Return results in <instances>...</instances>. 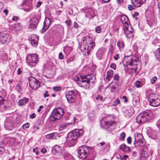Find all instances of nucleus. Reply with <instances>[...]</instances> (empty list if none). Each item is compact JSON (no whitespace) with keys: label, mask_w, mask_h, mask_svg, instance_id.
Listing matches in <instances>:
<instances>
[{"label":"nucleus","mask_w":160,"mask_h":160,"mask_svg":"<svg viewBox=\"0 0 160 160\" xmlns=\"http://www.w3.org/2000/svg\"><path fill=\"white\" fill-rule=\"evenodd\" d=\"M95 79L94 75L88 74L84 77H81L80 79L77 78V83L80 86L88 88L89 86L93 84Z\"/></svg>","instance_id":"obj_1"},{"label":"nucleus","mask_w":160,"mask_h":160,"mask_svg":"<svg viewBox=\"0 0 160 160\" xmlns=\"http://www.w3.org/2000/svg\"><path fill=\"white\" fill-rule=\"evenodd\" d=\"M119 79V77L118 74L114 75L113 76V79L114 80L118 82Z\"/></svg>","instance_id":"obj_35"},{"label":"nucleus","mask_w":160,"mask_h":160,"mask_svg":"<svg viewBox=\"0 0 160 160\" xmlns=\"http://www.w3.org/2000/svg\"><path fill=\"white\" fill-rule=\"evenodd\" d=\"M90 47L89 48L91 49V50L95 46V43L94 42L92 41L89 43Z\"/></svg>","instance_id":"obj_33"},{"label":"nucleus","mask_w":160,"mask_h":160,"mask_svg":"<svg viewBox=\"0 0 160 160\" xmlns=\"http://www.w3.org/2000/svg\"><path fill=\"white\" fill-rule=\"evenodd\" d=\"M36 116V114L34 113H33L30 116V118L31 119H33L35 118Z\"/></svg>","instance_id":"obj_53"},{"label":"nucleus","mask_w":160,"mask_h":160,"mask_svg":"<svg viewBox=\"0 0 160 160\" xmlns=\"http://www.w3.org/2000/svg\"><path fill=\"white\" fill-rule=\"evenodd\" d=\"M63 150V148L61 146L56 145L55 146V148L52 150V152L56 151L57 152H61Z\"/></svg>","instance_id":"obj_26"},{"label":"nucleus","mask_w":160,"mask_h":160,"mask_svg":"<svg viewBox=\"0 0 160 160\" xmlns=\"http://www.w3.org/2000/svg\"><path fill=\"white\" fill-rule=\"evenodd\" d=\"M110 67L114 70H115L116 69V65L114 63L111 64L110 65Z\"/></svg>","instance_id":"obj_49"},{"label":"nucleus","mask_w":160,"mask_h":160,"mask_svg":"<svg viewBox=\"0 0 160 160\" xmlns=\"http://www.w3.org/2000/svg\"><path fill=\"white\" fill-rule=\"evenodd\" d=\"M113 75V71L111 70H109L107 72V75L106 77V79L109 81L112 78Z\"/></svg>","instance_id":"obj_25"},{"label":"nucleus","mask_w":160,"mask_h":160,"mask_svg":"<svg viewBox=\"0 0 160 160\" xmlns=\"http://www.w3.org/2000/svg\"><path fill=\"white\" fill-rule=\"evenodd\" d=\"M4 146H0V155L3 154L5 152V149Z\"/></svg>","instance_id":"obj_31"},{"label":"nucleus","mask_w":160,"mask_h":160,"mask_svg":"<svg viewBox=\"0 0 160 160\" xmlns=\"http://www.w3.org/2000/svg\"><path fill=\"white\" fill-rule=\"evenodd\" d=\"M53 136V134L51 133L49 134H47L46 135L45 137L47 138L50 139Z\"/></svg>","instance_id":"obj_37"},{"label":"nucleus","mask_w":160,"mask_h":160,"mask_svg":"<svg viewBox=\"0 0 160 160\" xmlns=\"http://www.w3.org/2000/svg\"><path fill=\"white\" fill-rule=\"evenodd\" d=\"M29 123H26L22 126V127L23 129L28 128H29Z\"/></svg>","instance_id":"obj_40"},{"label":"nucleus","mask_w":160,"mask_h":160,"mask_svg":"<svg viewBox=\"0 0 160 160\" xmlns=\"http://www.w3.org/2000/svg\"><path fill=\"white\" fill-rule=\"evenodd\" d=\"M120 102L119 100L117 98L115 101L113 102L112 105L114 106H116L120 103Z\"/></svg>","instance_id":"obj_30"},{"label":"nucleus","mask_w":160,"mask_h":160,"mask_svg":"<svg viewBox=\"0 0 160 160\" xmlns=\"http://www.w3.org/2000/svg\"><path fill=\"white\" fill-rule=\"evenodd\" d=\"M38 56L35 54H28L26 58V62L29 66H34L38 62Z\"/></svg>","instance_id":"obj_9"},{"label":"nucleus","mask_w":160,"mask_h":160,"mask_svg":"<svg viewBox=\"0 0 160 160\" xmlns=\"http://www.w3.org/2000/svg\"><path fill=\"white\" fill-rule=\"evenodd\" d=\"M12 20L14 21H16L18 20V17L16 16H14L12 18Z\"/></svg>","instance_id":"obj_62"},{"label":"nucleus","mask_w":160,"mask_h":160,"mask_svg":"<svg viewBox=\"0 0 160 160\" xmlns=\"http://www.w3.org/2000/svg\"><path fill=\"white\" fill-rule=\"evenodd\" d=\"M38 39V37L36 35H32L31 38H29L32 45L33 46H35L37 45Z\"/></svg>","instance_id":"obj_19"},{"label":"nucleus","mask_w":160,"mask_h":160,"mask_svg":"<svg viewBox=\"0 0 160 160\" xmlns=\"http://www.w3.org/2000/svg\"><path fill=\"white\" fill-rule=\"evenodd\" d=\"M22 72V71L21 68H19L17 70V74L18 75H20Z\"/></svg>","instance_id":"obj_44"},{"label":"nucleus","mask_w":160,"mask_h":160,"mask_svg":"<svg viewBox=\"0 0 160 160\" xmlns=\"http://www.w3.org/2000/svg\"><path fill=\"white\" fill-rule=\"evenodd\" d=\"M129 65L131 66L134 64V62H138V59L135 56H133L132 58L130 59Z\"/></svg>","instance_id":"obj_28"},{"label":"nucleus","mask_w":160,"mask_h":160,"mask_svg":"<svg viewBox=\"0 0 160 160\" xmlns=\"http://www.w3.org/2000/svg\"><path fill=\"white\" fill-rule=\"evenodd\" d=\"M109 51L111 52V54L113 53V47L112 45L111 46V48L110 49Z\"/></svg>","instance_id":"obj_56"},{"label":"nucleus","mask_w":160,"mask_h":160,"mask_svg":"<svg viewBox=\"0 0 160 160\" xmlns=\"http://www.w3.org/2000/svg\"><path fill=\"white\" fill-rule=\"evenodd\" d=\"M38 20L36 18L34 17L31 19L30 21V25L29 27L30 29H33L36 28L38 24Z\"/></svg>","instance_id":"obj_15"},{"label":"nucleus","mask_w":160,"mask_h":160,"mask_svg":"<svg viewBox=\"0 0 160 160\" xmlns=\"http://www.w3.org/2000/svg\"><path fill=\"white\" fill-rule=\"evenodd\" d=\"M25 5H26V6L23 10L25 11L29 12L32 8L31 3L28 2L26 0H24L23 2L21 5L23 6Z\"/></svg>","instance_id":"obj_16"},{"label":"nucleus","mask_w":160,"mask_h":160,"mask_svg":"<svg viewBox=\"0 0 160 160\" xmlns=\"http://www.w3.org/2000/svg\"><path fill=\"white\" fill-rule=\"evenodd\" d=\"M10 39L9 36L8 34L4 33L0 35V41L2 43L9 41Z\"/></svg>","instance_id":"obj_18"},{"label":"nucleus","mask_w":160,"mask_h":160,"mask_svg":"<svg viewBox=\"0 0 160 160\" xmlns=\"http://www.w3.org/2000/svg\"><path fill=\"white\" fill-rule=\"evenodd\" d=\"M120 148L123 151L127 152L131 150L129 147L123 144L121 145Z\"/></svg>","instance_id":"obj_27"},{"label":"nucleus","mask_w":160,"mask_h":160,"mask_svg":"<svg viewBox=\"0 0 160 160\" xmlns=\"http://www.w3.org/2000/svg\"><path fill=\"white\" fill-rule=\"evenodd\" d=\"M41 152L43 154H44L47 152L46 149L45 148H42L41 150Z\"/></svg>","instance_id":"obj_48"},{"label":"nucleus","mask_w":160,"mask_h":160,"mask_svg":"<svg viewBox=\"0 0 160 160\" xmlns=\"http://www.w3.org/2000/svg\"><path fill=\"white\" fill-rule=\"evenodd\" d=\"M4 127L7 130H12L13 128L12 121L9 118L7 119L5 122Z\"/></svg>","instance_id":"obj_14"},{"label":"nucleus","mask_w":160,"mask_h":160,"mask_svg":"<svg viewBox=\"0 0 160 160\" xmlns=\"http://www.w3.org/2000/svg\"><path fill=\"white\" fill-rule=\"evenodd\" d=\"M128 8L129 10L130 11H131L134 9V8L132 7V6L130 5H128Z\"/></svg>","instance_id":"obj_54"},{"label":"nucleus","mask_w":160,"mask_h":160,"mask_svg":"<svg viewBox=\"0 0 160 160\" xmlns=\"http://www.w3.org/2000/svg\"><path fill=\"white\" fill-rule=\"evenodd\" d=\"M16 88L18 91H19L21 89V86L19 83H18L17 85H16Z\"/></svg>","instance_id":"obj_39"},{"label":"nucleus","mask_w":160,"mask_h":160,"mask_svg":"<svg viewBox=\"0 0 160 160\" xmlns=\"http://www.w3.org/2000/svg\"><path fill=\"white\" fill-rule=\"evenodd\" d=\"M29 99L26 97L23 98L22 99H20L18 102V105L20 106H22L26 104L28 101Z\"/></svg>","instance_id":"obj_22"},{"label":"nucleus","mask_w":160,"mask_h":160,"mask_svg":"<svg viewBox=\"0 0 160 160\" xmlns=\"http://www.w3.org/2000/svg\"><path fill=\"white\" fill-rule=\"evenodd\" d=\"M142 83L139 81H137L135 83V85L137 88H139L142 86Z\"/></svg>","instance_id":"obj_29"},{"label":"nucleus","mask_w":160,"mask_h":160,"mask_svg":"<svg viewBox=\"0 0 160 160\" xmlns=\"http://www.w3.org/2000/svg\"><path fill=\"white\" fill-rule=\"evenodd\" d=\"M84 131L82 129H75L70 132L68 134L67 141L68 144L73 145L75 141L83 134Z\"/></svg>","instance_id":"obj_3"},{"label":"nucleus","mask_w":160,"mask_h":160,"mask_svg":"<svg viewBox=\"0 0 160 160\" xmlns=\"http://www.w3.org/2000/svg\"><path fill=\"white\" fill-rule=\"evenodd\" d=\"M156 56H160V48L156 50Z\"/></svg>","instance_id":"obj_45"},{"label":"nucleus","mask_w":160,"mask_h":160,"mask_svg":"<svg viewBox=\"0 0 160 160\" xmlns=\"http://www.w3.org/2000/svg\"><path fill=\"white\" fill-rule=\"evenodd\" d=\"M91 150V148L85 145L80 147L77 150L79 158L83 159L85 158Z\"/></svg>","instance_id":"obj_5"},{"label":"nucleus","mask_w":160,"mask_h":160,"mask_svg":"<svg viewBox=\"0 0 160 160\" xmlns=\"http://www.w3.org/2000/svg\"><path fill=\"white\" fill-rule=\"evenodd\" d=\"M81 49L85 56H88L89 55L91 49L89 48L88 44H86L82 45Z\"/></svg>","instance_id":"obj_12"},{"label":"nucleus","mask_w":160,"mask_h":160,"mask_svg":"<svg viewBox=\"0 0 160 160\" xmlns=\"http://www.w3.org/2000/svg\"><path fill=\"white\" fill-rule=\"evenodd\" d=\"M106 49L104 48H100L98 51L97 53V56L101 57L105 52Z\"/></svg>","instance_id":"obj_24"},{"label":"nucleus","mask_w":160,"mask_h":160,"mask_svg":"<svg viewBox=\"0 0 160 160\" xmlns=\"http://www.w3.org/2000/svg\"><path fill=\"white\" fill-rule=\"evenodd\" d=\"M5 141L7 142L8 144L12 145L16 142V140L13 137H8L6 138Z\"/></svg>","instance_id":"obj_20"},{"label":"nucleus","mask_w":160,"mask_h":160,"mask_svg":"<svg viewBox=\"0 0 160 160\" xmlns=\"http://www.w3.org/2000/svg\"><path fill=\"white\" fill-rule=\"evenodd\" d=\"M63 114L64 111L62 108H57L53 111L52 114L50 117V120L52 122L59 120Z\"/></svg>","instance_id":"obj_8"},{"label":"nucleus","mask_w":160,"mask_h":160,"mask_svg":"<svg viewBox=\"0 0 160 160\" xmlns=\"http://www.w3.org/2000/svg\"><path fill=\"white\" fill-rule=\"evenodd\" d=\"M146 1V0H132V4L134 7H140Z\"/></svg>","instance_id":"obj_17"},{"label":"nucleus","mask_w":160,"mask_h":160,"mask_svg":"<svg viewBox=\"0 0 160 160\" xmlns=\"http://www.w3.org/2000/svg\"><path fill=\"white\" fill-rule=\"evenodd\" d=\"M148 100L150 105L154 107H157L160 105V96L151 93L148 96Z\"/></svg>","instance_id":"obj_7"},{"label":"nucleus","mask_w":160,"mask_h":160,"mask_svg":"<svg viewBox=\"0 0 160 160\" xmlns=\"http://www.w3.org/2000/svg\"><path fill=\"white\" fill-rule=\"evenodd\" d=\"M157 80V78L156 77H153L151 80V82L152 84L155 83V82Z\"/></svg>","instance_id":"obj_36"},{"label":"nucleus","mask_w":160,"mask_h":160,"mask_svg":"<svg viewBox=\"0 0 160 160\" xmlns=\"http://www.w3.org/2000/svg\"><path fill=\"white\" fill-rule=\"evenodd\" d=\"M67 126L66 124L65 123H63L62 124H61L59 126V129L62 130L63 129H64Z\"/></svg>","instance_id":"obj_32"},{"label":"nucleus","mask_w":160,"mask_h":160,"mask_svg":"<svg viewBox=\"0 0 160 160\" xmlns=\"http://www.w3.org/2000/svg\"><path fill=\"white\" fill-rule=\"evenodd\" d=\"M109 119V116L103 118L100 122V125L102 128L106 129H108V130L111 131L114 129L115 122H110Z\"/></svg>","instance_id":"obj_4"},{"label":"nucleus","mask_w":160,"mask_h":160,"mask_svg":"<svg viewBox=\"0 0 160 160\" xmlns=\"http://www.w3.org/2000/svg\"><path fill=\"white\" fill-rule=\"evenodd\" d=\"M144 142V140L143 139H138V140H135L134 142V144L135 147H137L138 146H142V144H143Z\"/></svg>","instance_id":"obj_21"},{"label":"nucleus","mask_w":160,"mask_h":160,"mask_svg":"<svg viewBox=\"0 0 160 160\" xmlns=\"http://www.w3.org/2000/svg\"><path fill=\"white\" fill-rule=\"evenodd\" d=\"M128 158V156L127 155H124L122 158L124 160H126Z\"/></svg>","instance_id":"obj_64"},{"label":"nucleus","mask_w":160,"mask_h":160,"mask_svg":"<svg viewBox=\"0 0 160 160\" xmlns=\"http://www.w3.org/2000/svg\"><path fill=\"white\" fill-rule=\"evenodd\" d=\"M122 99L124 100V102H127L128 101V99L125 96H123L122 98Z\"/></svg>","instance_id":"obj_57"},{"label":"nucleus","mask_w":160,"mask_h":160,"mask_svg":"<svg viewBox=\"0 0 160 160\" xmlns=\"http://www.w3.org/2000/svg\"><path fill=\"white\" fill-rule=\"evenodd\" d=\"M65 23L69 26H70L71 25V22L70 19L66 20L65 22Z\"/></svg>","instance_id":"obj_42"},{"label":"nucleus","mask_w":160,"mask_h":160,"mask_svg":"<svg viewBox=\"0 0 160 160\" xmlns=\"http://www.w3.org/2000/svg\"><path fill=\"white\" fill-rule=\"evenodd\" d=\"M43 108V106H40L38 110V112H39L41 111V109H42Z\"/></svg>","instance_id":"obj_60"},{"label":"nucleus","mask_w":160,"mask_h":160,"mask_svg":"<svg viewBox=\"0 0 160 160\" xmlns=\"http://www.w3.org/2000/svg\"><path fill=\"white\" fill-rule=\"evenodd\" d=\"M2 98L1 96H0V108H2V106L3 105L2 102Z\"/></svg>","instance_id":"obj_52"},{"label":"nucleus","mask_w":160,"mask_h":160,"mask_svg":"<svg viewBox=\"0 0 160 160\" xmlns=\"http://www.w3.org/2000/svg\"><path fill=\"white\" fill-rule=\"evenodd\" d=\"M44 96L45 98L49 96V94H48V92L47 91H46L45 92L44 94Z\"/></svg>","instance_id":"obj_58"},{"label":"nucleus","mask_w":160,"mask_h":160,"mask_svg":"<svg viewBox=\"0 0 160 160\" xmlns=\"http://www.w3.org/2000/svg\"><path fill=\"white\" fill-rule=\"evenodd\" d=\"M119 58V54H117L113 57L114 59L116 60H117Z\"/></svg>","instance_id":"obj_46"},{"label":"nucleus","mask_w":160,"mask_h":160,"mask_svg":"<svg viewBox=\"0 0 160 160\" xmlns=\"http://www.w3.org/2000/svg\"><path fill=\"white\" fill-rule=\"evenodd\" d=\"M95 31L97 33H100L101 31V28L99 26L96 27L95 28Z\"/></svg>","instance_id":"obj_38"},{"label":"nucleus","mask_w":160,"mask_h":160,"mask_svg":"<svg viewBox=\"0 0 160 160\" xmlns=\"http://www.w3.org/2000/svg\"><path fill=\"white\" fill-rule=\"evenodd\" d=\"M51 24V21L48 18H46L45 19L44 22L43 23V27L41 30V32L42 33L44 32L46 30L49 28Z\"/></svg>","instance_id":"obj_13"},{"label":"nucleus","mask_w":160,"mask_h":160,"mask_svg":"<svg viewBox=\"0 0 160 160\" xmlns=\"http://www.w3.org/2000/svg\"><path fill=\"white\" fill-rule=\"evenodd\" d=\"M131 138L130 137H129L127 138V141L128 144H130L131 142Z\"/></svg>","instance_id":"obj_50"},{"label":"nucleus","mask_w":160,"mask_h":160,"mask_svg":"<svg viewBox=\"0 0 160 160\" xmlns=\"http://www.w3.org/2000/svg\"><path fill=\"white\" fill-rule=\"evenodd\" d=\"M158 2V5L159 8H160V0H157Z\"/></svg>","instance_id":"obj_63"},{"label":"nucleus","mask_w":160,"mask_h":160,"mask_svg":"<svg viewBox=\"0 0 160 160\" xmlns=\"http://www.w3.org/2000/svg\"><path fill=\"white\" fill-rule=\"evenodd\" d=\"M3 5L2 3L1 2H0V12L2 10V9L3 8Z\"/></svg>","instance_id":"obj_55"},{"label":"nucleus","mask_w":160,"mask_h":160,"mask_svg":"<svg viewBox=\"0 0 160 160\" xmlns=\"http://www.w3.org/2000/svg\"><path fill=\"white\" fill-rule=\"evenodd\" d=\"M59 58L60 59H62L63 58V55L62 53L60 52L59 54Z\"/></svg>","instance_id":"obj_51"},{"label":"nucleus","mask_w":160,"mask_h":160,"mask_svg":"<svg viewBox=\"0 0 160 160\" xmlns=\"http://www.w3.org/2000/svg\"><path fill=\"white\" fill-rule=\"evenodd\" d=\"M151 112L148 110H146L140 113L137 118V122L139 124L143 123L149 119V116Z\"/></svg>","instance_id":"obj_6"},{"label":"nucleus","mask_w":160,"mask_h":160,"mask_svg":"<svg viewBox=\"0 0 160 160\" xmlns=\"http://www.w3.org/2000/svg\"><path fill=\"white\" fill-rule=\"evenodd\" d=\"M29 85L33 89H36L39 88L40 85V82L33 77H30L29 79Z\"/></svg>","instance_id":"obj_11"},{"label":"nucleus","mask_w":160,"mask_h":160,"mask_svg":"<svg viewBox=\"0 0 160 160\" xmlns=\"http://www.w3.org/2000/svg\"><path fill=\"white\" fill-rule=\"evenodd\" d=\"M78 25L77 23L75 22L74 23V27L75 28H77L78 27Z\"/></svg>","instance_id":"obj_59"},{"label":"nucleus","mask_w":160,"mask_h":160,"mask_svg":"<svg viewBox=\"0 0 160 160\" xmlns=\"http://www.w3.org/2000/svg\"><path fill=\"white\" fill-rule=\"evenodd\" d=\"M38 148L37 147L35 148H33V151L34 152H35L36 154L37 155H38V154L39 153V152L38 151Z\"/></svg>","instance_id":"obj_43"},{"label":"nucleus","mask_w":160,"mask_h":160,"mask_svg":"<svg viewBox=\"0 0 160 160\" xmlns=\"http://www.w3.org/2000/svg\"><path fill=\"white\" fill-rule=\"evenodd\" d=\"M120 19L124 24L123 30L127 37L128 38H132L134 36V30L131 25H129V22L128 17L126 15L121 16Z\"/></svg>","instance_id":"obj_2"},{"label":"nucleus","mask_w":160,"mask_h":160,"mask_svg":"<svg viewBox=\"0 0 160 160\" xmlns=\"http://www.w3.org/2000/svg\"><path fill=\"white\" fill-rule=\"evenodd\" d=\"M42 2H38L37 3V5H36V7L37 8L39 7L41 5Z\"/></svg>","instance_id":"obj_61"},{"label":"nucleus","mask_w":160,"mask_h":160,"mask_svg":"<svg viewBox=\"0 0 160 160\" xmlns=\"http://www.w3.org/2000/svg\"><path fill=\"white\" fill-rule=\"evenodd\" d=\"M125 134L124 132H122L121 134L120 137V139L121 140H123L125 138Z\"/></svg>","instance_id":"obj_34"},{"label":"nucleus","mask_w":160,"mask_h":160,"mask_svg":"<svg viewBox=\"0 0 160 160\" xmlns=\"http://www.w3.org/2000/svg\"><path fill=\"white\" fill-rule=\"evenodd\" d=\"M61 88L59 87H54L53 89L55 91H59L61 90Z\"/></svg>","instance_id":"obj_41"},{"label":"nucleus","mask_w":160,"mask_h":160,"mask_svg":"<svg viewBox=\"0 0 160 160\" xmlns=\"http://www.w3.org/2000/svg\"><path fill=\"white\" fill-rule=\"evenodd\" d=\"M77 92L76 91H70L66 93L65 96L69 103H71L74 102Z\"/></svg>","instance_id":"obj_10"},{"label":"nucleus","mask_w":160,"mask_h":160,"mask_svg":"<svg viewBox=\"0 0 160 160\" xmlns=\"http://www.w3.org/2000/svg\"><path fill=\"white\" fill-rule=\"evenodd\" d=\"M96 100H99L100 101L102 100L103 97L100 96L98 95L95 98Z\"/></svg>","instance_id":"obj_47"},{"label":"nucleus","mask_w":160,"mask_h":160,"mask_svg":"<svg viewBox=\"0 0 160 160\" xmlns=\"http://www.w3.org/2000/svg\"><path fill=\"white\" fill-rule=\"evenodd\" d=\"M117 46L120 51L123 50L124 47V44L123 42L119 41L117 42Z\"/></svg>","instance_id":"obj_23"}]
</instances>
